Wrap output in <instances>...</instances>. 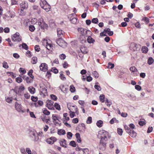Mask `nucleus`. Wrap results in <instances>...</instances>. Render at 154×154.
<instances>
[{"label":"nucleus","mask_w":154,"mask_h":154,"mask_svg":"<svg viewBox=\"0 0 154 154\" xmlns=\"http://www.w3.org/2000/svg\"><path fill=\"white\" fill-rule=\"evenodd\" d=\"M135 88L138 91H140L141 89V87L139 85H136L135 86Z\"/></svg>","instance_id":"bf43d9fd"},{"label":"nucleus","mask_w":154,"mask_h":154,"mask_svg":"<svg viewBox=\"0 0 154 154\" xmlns=\"http://www.w3.org/2000/svg\"><path fill=\"white\" fill-rule=\"evenodd\" d=\"M6 101L9 103H11L12 101V98L11 97H8L6 99Z\"/></svg>","instance_id":"864d4df0"},{"label":"nucleus","mask_w":154,"mask_h":154,"mask_svg":"<svg viewBox=\"0 0 154 154\" xmlns=\"http://www.w3.org/2000/svg\"><path fill=\"white\" fill-rule=\"evenodd\" d=\"M92 122V118L91 117H89L88 118L86 121V122L87 124H91Z\"/></svg>","instance_id":"4d7b16f0"},{"label":"nucleus","mask_w":154,"mask_h":154,"mask_svg":"<svg viewBox=\"0 0 154 154\" xmlns=\"http://www.w3.org/2000/svg\"><path fill=\"white\" fill-rule=\"evenodd\" d=\"M12 40L14 42H19L21 40V36L18 32H16L11 36Z\"/></svg>","instance_id":"0eeeda50"},{"label":"nucleus","mask_w":154,"mask_h":154,"mask_svg":"<svg viewBox=\"0 0 154 154\" xmlns=\"http://www.w3.org/2000/svg\"><path fill=\"white\" fill-rule=\"evenodd\" d=\"M98 137H99L101 138H105V137L110 138V136L109 135V133L107 131L102 130L98 132Z\"/></svg>","instance_id":"f257e3e1"},{"label":"nucleus","mask_w":154,"mask_h":154,"mask_svg":"<svg viewBox=\"0 0 154 154\" xmlns=\"http://www.w3.org/2000/svg\"><path fill=\"white\" fill-rule=\"evenodd\" d=\"M110 29L107 28L106 29H105L104 31V32H106V33H107L109 36H112L113 34V32L112 31H110Z\"/></svg>","instance_id":"b1692460"},{"label":"nucleus","mask_w":154,"mask_h":154,"mask_svg":"<svg viewBox=\"0 0 154 154\" xmlns=\"http://www.w3.org/2000/svg\"><path fill=\"white\" fill-rule=\"evenodd\" d=\"M43 43L44 45H45L47 49L48 50H51L52 49V46L51 44V42L50 40L44 39L43 41Z\"/></svg>","instance_id":"1a4fd4ad"},{"label":"nucleus","mask_w":154,"mask_h":154,"mask_svg":"<svg viewBox=\"0 0 154 154\" xmlns=\"http://www.w3.org/2000/svg\"><path fill=\"white\" fill-rule=\"evenodd\" d=\"M51 71L54 73L56 74L58 73V70L55 68H52Z\"/></svg>","instance_id":"6e6d98bb"},{"label":"nucleus","mask_w":154,"mask_h":154,"mask_svg":"<svg viewBox=\"0 0 154 154\" xmlns=\"http://www.w3.org/2000/svg\"><path fill=\"white\" fill-rule=\"evenodd\" d=\"M40 94L41 96L45 97L47 95V89L45 88H42Z\"/></svg>","instance_id":"6ab92c4d"},{"label":"nucleus","mask_w":154,"mask_h":154,"mask_svg":"<svg viewBox=\"0 0 154 154\" xmlns=\"http://www.w3.org/2000/svg\"><path fill=\"white\" fill-rule=\"evenodd\" d=\"M42 110L43 113L45 115H49L50 113V112L47 110L46 109H44Z\"/></svg>","instance_id":"c9c22d12"},{"label":"nucleus","mask_w":154,"mask_h":154,"mask_svg":"<svg viewBox=\"0 0 154 154\" xmlns=\"http://www.w3.org/2000/svg\"><path fill=\"white\" fill-rule=\"evenodd\" d=\"M54 102L51 100H48L47 102L46 106L49 109H54L53 104Z\"/></svg>","instance_id":"2eb2a0df"},{"label":"nucleus","mask_w":154,"mask_h":154,"mask_svg":"<svg viewBox=\"0 0 154 154\" xmlns=\"http://www.w3.org/2000/svg\"><path fill=\"white\" fill-rule=\"evenodd\" d=\"M60 145L62 147L66 148L67 147V145L66 143V140L64 139H62L60 141Z\"/></svg>","instance_id":"aec40b11"},{"label":"nucleus","mask_w":154,"mask_h":154,"mask_svg":"<svg viewBox=\"0 0 154 154\" xmlns=\"http://www.w3.org/2000/svg\"><path fill=\"white\" fill-rule=\"evenodd\" d=\"M3 67L5 69H8L9 68V66L7 62L4 61L3 63Z\"/></svg>","instance_id":"79ce46f5"},{"label":"nucleus","mask_w":154,"mask_h":154,"mask_svg":"<svg viewBox=\"0 0 154 154\" xmlns=\"http://www.w3.org/2000/svg\"><path fill=\"white\" fill-rule=\"evenodd\" d=\"M22 48L26 50H27L28 49V47L27 45L24 43H23L22 44Z\"/></svg>","instance_id":"3c124183"},{"label":"nucleus","mask_w":154,"mask_h":154,"mask_svg":"<svg viewBox=\"0 0 154 154\" xmlns=\"http://www.w3.org/2000/svg\"><path fill=\"white\" fill-rule=\"evenodd\" d=\"M114 66V64L111 62H109L108 64L107 68H108L112 69Z\"/></svg>","instance_id":"e433bc0d"},{"label":"nucleus","mask_w":154,"mask_h":154,"mask_svg":"<svg viewBox=\"0 0 154 154\" xmlns=\"http://www.w3.org/2000/svg\"><path fill=\"white\" fill-rule=\"evenodd\" d=\"M56 138L54 137H51L46 140V142L48 144H53L54 142L56 141Z\"/></svg>","instance_id":"a211bd4d"},{"label":"nucleus","mask_w":154,"mask_h":154,"mask_svg":"<svg viewBox=\"0 0 154 154\" xmlns=\"http://www.w3.org/2000/svg\"><path fill=\"white\" fill-rule=\"evenodd\" d=\"M143 20H144L146 24H148L149 22V19L146 17H143Z\"/></svg>","instance_id":"c03bdc74"},{"label":"nucleus","mask_w":154,"mask_h":154,"mask_svg":"<svg viewBox=\"0 0 154 154\" xmlns=\"http://www.w3.org/2000/svg\"><path fill=\"white\" fill-rule=\"evenodd\" d=\"M72 134L70 132H68L67 133V137L68 139H70L72 138Z\"/></svg>","instance_id":"09e8293b"},{"label":"nucleus","mask_w":154,"mask_h":154,"mask_svg":"<svg viewBox=\"0 0 154 154\" xmlns=\"http://www.w3.org/2000/svg\"><path fill=\"white\" fill-rule=\"evenodd\" d=\"M16 81L17 82L20 83L22 81V79L20 77H17L16 78Z\"/></svg>","instance_id":"13d9d810"},{"label":"nucleus","mask_w":154,"mask_h":154,"mask_svg":"<svg viewBox=\"0 0 154 154\" xmlns=\"http://www.w3.org/2000/svg\"><path fill=\"white\" fill-rule=\"evenodd\" d=\"M32 79L31 78H30L29 77H27L26 79L25 80L26 81V82L27 83H30L32 82Z\"/></svg>","instance_id":"ea45409f"},{"label":"nucleus","mask_w":154,"mask_h":154,"mask_svg":"<svg viewBox=\"0 0 154 154\" xmlns=\"http://www.w3.org/2000/svg\"><path fill=\"white\" fill-rule=\"evenodd\" d=\"M33 72V70L32 69H30L28 72V75L32 79H33L34 78V76L32 75V73Z\"/></svg>","instance_id":"a19ab883"},{"label":"nucleus","mask_w":154,"mask_h":154,"mask_svg":"<svg viewBox=\"0 0 154 154\" xmlns=\"http://www.w3.org/2000/svg\"><path fill=\"white\" fill-rule=\"evenodd\" d=\"M52 119L53 120V122H54V121L55 122H56L57 123V122H56V121L57 120H58V119L56 115L54 114L52 115Z\"/></svg>","instance_id":"4c0bfd02"},{"label":"nucleus","mask_w":154,"mask_h":154,"mask_svg":"<svg viewBox=\"0 0 154 154\" xmlns=\"http://www.w3.org/2000/svg\"><path fill=\"white\" fill-rule=\"evenodd\" d=\"M131 50L134 51L139 50L141 47V45L138 44H135L134 43H131L130 47Z\"/></svg>","instance_id":"4468645a"},{"label":"nucleus","mask_w":154,"mask_h":154,"mask_svg":"<svg viewBox=\"0 0 154 154\" xmlns=\"http://www.w3.org/2000/svg\"><path fill=\"white\" fill-rule=\"evenodd\" d=\"M54 106L56 109L58 110H60L61 108L60 105L57 103H55L54 104Z\"/></svg>","instance_id":"72a5a7b5"},{"label":"nucleus","mask_w":154,"mask_h":154,"mask_svg":"<svg viewBox=\"0 0 154 154\" xmlns=\"http://www.w3.org/2000/svg\"><path fill=\"white\" fill-rule=\"evenodd\" d=\"M3 31L5 32L8 33L10 32V29L8 27H6L4 29Z\"/></svg>","instance_id":"69168bd1"},{"label":"nucleus","mask_w":154,"mask_h":154,"mask_svg":"<svg viewBox=\"0 0 154 154\" xmlns=\"http://www.w3.org/2000/svg\"><path fill=\"white\" fill-rule=\"evenodd\" d=\"M130 70L133 73V75L134 76L138 75L139 72L137 69L134 66H132L130 68Z\"/></svg>","instance_id":"dca6fc26"},{"label":"nucleus","mask_w":154,"mask_h":154,"mask_svg":"<svg viewBox=\"0 0 154 154\" xmlns=\"http://www.w3.org/2000/svg\"><path fill=\"white\" fill-rule=\"evenodd\" d=\"M141 50L143 53L146 54L148 51V49L146 46H143L142 47Z\"/></svg>","instance_id":"a878e982"},{"label":"nucleus","mask_w":154,"mask_h":154,"mask_svg":"<svg viewBox=\"0 0 154 154\" xmlns=\"http://www.w3.org/2000/svg\"><path fill=\"white\" fill-rule=\"evenodd\" d=\"M29 29L30 31L32 32L35 30V28L34 26L31 25L29 26Z\"/></svg>","instance_id":"de8ad7c7"},{"label":"nucleus","mask_w":154,"mask_h":154,"mask_svg":"<svg viewBox=\"0 0 154 154\" xmlns=\"http://www.w3.org/2000/svg\"><path fill=\"white\" fill-rule=\"evenodd\" d=\"M80 50L81 52L84 54H86L88 52V50L86 47H81L80 48Z\"/></svg>","instance_id":"5701e85b"},{"label":"nucleus","mask_w":154,"mask_h":154,"mask_svg":"<svg viewBox=\"0 0 154 154\" xmlns=\"http://www.w3.org/2000/svg\"><path fill=\"white\" fill-rule=\"evenodd\" d=\"M35 49L36 51L38 52L40 50L39 46L38 45H36L35 47Z\"/></svg>","instance_id":"e2e57ef3"},{"label":"nucleus","mask_w":154,"mask_h":154,"mask_svg":"<svg viewBox=\"0 0 154 154\" xmlns=\"http://www.w3.org/2000/svg\"><path fill=\"white\" fill-rule=\"evenodd\" d=\"M78 31L83 36L86 37L88 36V34H90L91 33L90 31L87 30L86 29L82 28H79L78 29Z\"/></svg>","instance_id":"7ed1b4c3"},{"label":"nucleus","mask_w":154,"mask_h":154,"mask_svg":"<svg viewBox=\"0 0 154 154\" xmlns=\"http://www.w3.org/2000/svg\"><path fill=\"white\" fill-rule=\"evenodd\" d=\"M24 89L25 88L23 86H17L15 87L14 91L16 94L20 95L21 93L23 92Z\"/></svg>","instance_id":"9d476101"},{"label":"nucleus","mask_w":154,"mask_h":154,"mask_svg":"<svg viewBox=\"0 0 154 154\" xmlns=\"http://www.w3.org/2000/svg\"><path fill=\"white\" fill-rule=\"evenodd\" d=\"M29 135L30 137L32 139V140L35 142L38 141L39 139V137L37 135L36 131H31L30 132Z\"/></svg>","instance_id":"423d86ee"},{"label":"nucleus","mask_w":154,"mask_h":154,"mask_svg":"<svg viewBox=\"0 0 154 154\" xmlns=\"http://www.w3.org/2000/svg\"><path fill=\"white\" fill-rule=\"evenodd\" d=\"M69 144L70 145L73 147H75L76 146V143L74 141H71Z\"/></svg>","instance_id":"37998d69"},{"label":"nucleus","mask_w":154,"mask_h":154,"mask_svg":"<svg viewBox=\"0 0 154 154\" xmlns=\"http://www.w3.org/2000/svg\"><path fill=\"white\" fill-rule=\"evenodd\" d=\"M135 26L136 27H137L138 28H140V23L138 22H137L135 24Z\"/></svg>","instance_id":"338daca9"},{"label":"nucleus","mask_w":154,"mask_h":154,"mask_svg":"<svg viewBox=\"0 0 154 154\" xmlns=\"http://www.w3.org/2000/svg\"><path fill=\"white\" fill-rule=\"evenodd\" d=\"M103 125V121L101 120H99L97 121V126L99 128L102 127Z\"/></svg>","instance_id":"7c9ffc66"},{"label":"nucleus","mask_w":154,"mask_h":154,"mask_svg":"<svg viewBox=\"0 0 154 154\" xmlns=\"http://www.w3.org/2000/svg\"><path fill=\"white\" fill-rule=\"evenodd\" d=\"M139 125L140 126H143L144 125L146 124L145 122V120H144V121H140L139 122Z\"/></svg>","instance_id":"0e129e2a"},{"label":"nucleus","mask_w":154,"mask_h":154,"mask_svg":"<svg viewBox=\"0 0 154 154\" xmlns=\"http://www.w3.org/2000/svg\"><path fill=\"white\" fill-rule=\"evenodd\" d=\"M99 99L100 101L103 103L105 101V95L103 94L101 95L99 97Z\"/></svg>","instance_id":"2f4dec72"},{"label":"nucleus","mask_w":154,"mask_h":154,"mask_svg":"<svg viewBox=\"0 0 154 154\" xmlns=\"http://www.w3.org/2000/svg\"><path fill=\"white\" fill-rule=\"evenodd\" d=\"M28 90L32 94H34L35 91V88L33 87L30 86L28 88Z\"/></svg>","instance_id":"393cba45"},{"label":"nucleus","mask_w":154,"mask_h":154,"mask_svg":"<svg viewBox=\"0 0 154 154\" xmlns=\"http://www.w3.org/2000/svg\"><path fill=\"white\" fill-rule=\"evenodd\" d=\"M50 97L51 99L54 100L56 101L57 100V97L54 95L51 94L50 95Z\"/></svg>","instance_id":"603ef678"},{"label":"nucleus","mask_w":154,"mask_h":154,"mask_svg":"<svg viewBox=\"0 0 154 154\" xmlns=\"http://www.w3.org/2000/svg\"><path fill=\"white\" fill-rule=\"evenodd\" d=\"M124 128L126 132L132 137H135L137 135V133L132 129H131L126 125L124 126Z\"/></svg>","instance_id":"20e7f679"},{"label":"nucleus","mask_w":154,"mask_h":154,"mask_svg":"<svg viewBox=\"0 0 154 154\" xmlns=\"http://www.w3.org/2000/svg\"><path fill=\"white\" fill-rule=\"evenodd\" d=\"M153 59L151 57H149L148 59L147 63L149 65L152 64L154 62Z\"/></svg>","instance_id":"f704fd0d"},{"label":"nucleus","mask_w":154,"mask_h":154,"mask_svg":"<svg viewBox=\"0 0 154 154\" xmlns=\"http://www.w3.org/2000/svg\"><path fill=\"white\" fill-rule=\"evenodd\" d=\"M75 137L77 139V142L79 143H81V140L80 134L79 133H76L75 134Z\"/></svg>","instance_id":"c85d7f7f"},{"label":"nucleus","mask_w":154,"mask_h":154,"mask_svg":"<svg viewBox=\"0 0 154 154\" xmlns=\"http://www.w3.org/2000/svg\"><path fill=\"white\" fill-rule=\"evenodd\" d=\"M70 90L72 92H74L75 91V88L73 85H71L70 87Z\"/></svg>","instance_id":"8fccbe9b"},{"label":"nucleus","mask_w":154,"mask_h":154,"mask_svg":"<svg viewBox=\"0 0 154 154\" xmlns=\"http://www.w3.org/2000/svg\"><path fill=\"white\" fill-rule=\"evenodd\" d=\"M57 43L60 46L64 48L67 46V43L61 38H59L56 41Z\"/></svg>","instance_id":"ddd939ff"},{"label":"nucleus","mask_w":154,"mask_h":154,"mask_svg":"<svg viewBox=\"0 0 154 154\" xmlns=\"http://www.w3.org/2000/svg\"><path fill=\"white\" fill-rule=\"evenodd\" d=\"M37 61V58L36 57H33L32 59L31 62L33 64L36 63Z\"/></svg>","instance_id":"473e14b6"},{"label":"nucleus","mask_w":154,"mask_h":154,"mask_svg":"<svg viewBox=\"0 0 154 154\" xmlns=\"http://www.w3.org/2000/svg\"><path fill=\"white\" fill-rule=\"evenodd\" d=\"M57 35L58 37H61L64 36L65 32L60 28L57 29Z\"/></svg>","instance_id":"412c9836"},{"label":"nucleus","mask_w":154,"mask_h":154,"mask_svg":"<svg viewBox=\"0 0 154 154\" xmlns=\"http://www.w3.org/2000/svg\"><path fill=\"white\" fill-rule=\"evenodd\" d=\"M15 107L16 110L19 112L23 113L25 111V110L22 109V105L17 102L15 103Z\"/></svg>","instance_id":"f8f14e48"},{"label":"nucleus","mask_w":154,"mask_h":154,"mask_svg":"<svg viewBox=\"0 0 154 154\" xmlns=\"http://www.w3.org/2000/svg\"><path fill=\"white\" fill-rule=\"evenodd\" d=\"M153 130V128L152 127H149L147 131V133H150Z\"/></svg>","instance_id":"774afa93"},{"label":"nucleus","mask_w":154,"mask_h":154,"mask_svg":"<svg viewBox=\"0 0 154 154\" xmlns=\"http://www.w3.org/2000/svg\"><path fill=\"white\" fill-rule=\"evenodd\" d=\"M60 77L61 80L63 81H64L66 80V78L64 76V75H63V73L62 72H60Z\"/></svg>","instance_id":"58836bf2"},{"label":"nucleus","mask_w":154,"mask_h":154,"mask_svg":"<svg viewBox=\"0 0 154 154\" xmlns=\"http://www.w3.org/2000/svg\"><path fill=\"white\" fill-rule=\"evenodd\" d=\"M108 138L106 137L100 138V141L99 146L105 148L106 146V144L107 143Z\"/></svg>","instance_id":"6e6552de"},{"label":"nucleus","mask_w":154,"mask_h":154,"mask_svg":"<svg viewBox=\"0 0 154 154\" xmlns=\"http://www.w3.org/2000/svg\"><path fill=\"white\" fill-rule=\"evenodd\" d=\"M20 12L23 14V10L27 9L28 7V3L27 2L24 1L22 2L20 4Z\"/></svg>","instance_id":"9b49d317"},{"label":"nucleus","mask_w":154,"mask_h":154,"mask_svg":"<svg viewBox=\"0 0 154 154\" xmlns=\"http://www.w3.org/2000/svg\"><path fill=\"white\" fill-rule=\"evenodd\" d=\"M118 134L120 135H122L123 133L122 129L121 128H117Z\"/></svg>","instance_id":"49530a36"},{"label":"nucleus","mask_w":154,"mask_h":154,"mask_svg":"<svg viewBox=\"0 0 154 154\" xmlns=\"http://www.w3.org/2000/svg\"><path fill=\"white\" fill-rule=\"evenodd\" d=\"M57 134L60 135H63L65 134L66 132L63 129H59L57 131Z\"/></svg>","instance_id":"bb28decb"},{"label":"nucleus","mask_w":154,"mask_h":154,"mask_svg":"<svg viewBox=\"0 0 154 154\" xmlns=\"http://www.w3.org/2000/svg\"><path fill=\"white\" fill-rule=\"evenodd\" d=\"M51 8V6L48 4H47L45 5L44 8H42L44 9L46 11H48Z\"/></svg>","instance_id":"c756f323"},{"label":"nucleus","mask_w":154,"mask_h":154,"mask_svg":"<svg viewBox=\"0 0 154 154\" xmlns=\"http://www.w3.org/2000/svg\"><path fill=\"white\" fill-rule=\"evenodd\" d=\"M39 68L41 70L46 72L48 70V65L45 63H42L40 65Z\"/></svg>","instance_id":"f3484780"},{"label":"nucleus","mask_w":154,"mask_h":154,"mask_svg":"<svg viewBox=\"0 0 154 154\" xmlns=\"http://www.w3.org/2000/svg\"><path fill=\"white\" fill-rule=\"evenodd\" d=\"M38 23L42 30L47 29L48 28V25L45 23L42 18L39 19Z\"/></svg>","instance_id":"f03ea898"},{"label":"nucleus","mask_w":154,"mask_h":154,"mask_svg":"<svg viewBox=\"0 0 154 154\" xmlns=\"http://www.w3.org/2000/svg\"><path fill=\"white\" fill-rule=\"evenodd\" d=\"M45 0H41L40 2V5L42 8L44 7V6L48 4Z\"/></svg>","instance_id":"4be33fe9"},{"label":"nucleus","mask_w":154,"mask_h":154,"mask_svg":"<svg viewBox=\"0 0 154 154\" xmlns=\"http://www.w3.org/2000/svg\"><path fill=\"white\" fill-rule=\"evenodd\" d=\"M24 97L27 99H29L30 97V95L28 93L25 94L24 95Z\"/></svg>","instance_id":"680f3d73"},{"label":"nucleus","mask_w":154,"mask_h":154,"mask_svg":"<svg viewBox=\"0 0 154 154\" xmlns=\"http://www.w3.org/2000/svg\"><path fill=\"white\" fill-rule=\"evenodd\" d=\"M71 22L73 24H75L77 22V19L75 17H74L72 18L70 20Z\"/></svg>","instance_id":"a18cd8bd"},{"label":"nucleus","mask_w":154,"mask_h":154,"mask_svg":"<svg viewBox=\"0 0 154 154\" xmlns=\"http://www.w3.org/2000/svg\"><path fill=\"white\" fill-rule=\"evenodd\" d=\"M91 34H88V38H87V40L89 43H93L94 41V40L92 38L91 36H89V35Z\"/></svg>","instance_id":"cd10ccee"},{"label":"nucleus","mask_w":154,"mask_h":154,"mask_svg":"<svg viewBox=\"0 0 154 154\" xmlns=\"http://www.w3.org/2000/svg\"><path fill=\"white\" fill-rule=\"evenodd\" d=\"M67 108L70 112H75L77 114H78V109L76 106L73 105L71 103H69L67 104Z\"/></svg>","instance_id":"39448f33"},{"label":"nucleus","mask_w":154,"mask_h":154,"mask_svg":"<svg viewBox=\"0 0 154 154\" xmlns=\"http://www.w3.org/2000/svg\"><path fill=\"white\" fill-rule=\"evenodd\" d=\"M59 57L61 60H63L65 59L66 56L65 54H62L60 55Z\"/></svg>","instance_id":"5fc2aeb1"},{"label":"nucleus","mask_w":154,"mask_h":154,"mask_svg":"<svg viewBox=\"0 0 154 154\" xmlns=\"http://www.w3.org/2000/svg\"><path fill=\"white\" fill-rule=\"evenodd\" d=\"M31 99L32 101L36 102L38 100V98L37 97L32 96L31 97Z\"/></svg>","instance_id":"052dcab7"}]
</instances>
